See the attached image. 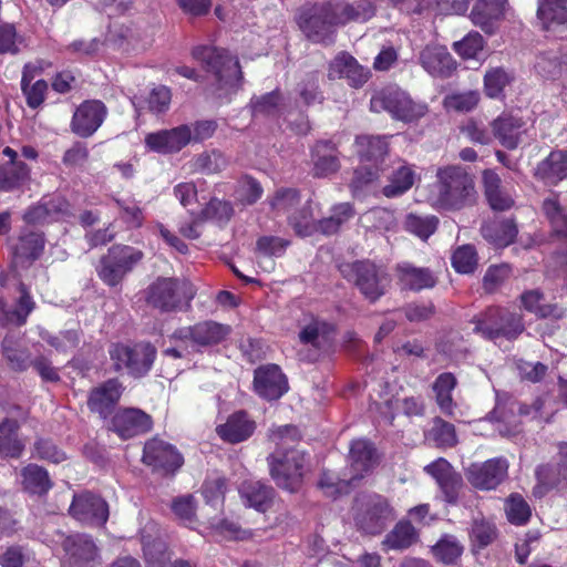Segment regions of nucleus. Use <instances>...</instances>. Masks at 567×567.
Returning a JSON list of instances; mask_svg holds the SVG:
<instances>
[{
    "label": "nucleus",
    "instance_id": "29",
    "mask_svg": "<svg viewBox=\"0 0 567 567\" xmlns=\"http://www.w3.org/2000/svg\"><path fill=\"white\" fill-rule=\"evenodd\" d=\"M505 4L506 0H477L471 12V20L486 33H493L505 13Z\"/></svg>",
    "mask_w": 567,
    "mask_h": 567
},
{
    "label": "nucleus",
    "instance_id": "1",
    "mask_svg": "<svg viewBox=\"0 0 567 567\" xmlns=\"http://www.w3.org/2000/svg\"><path fill=\"white\" fill-rule=\"evenodd\" d=\"M473 176L460 165L439 167L431 185L427 202L435 209L456 212L476 203Z\"/></svg>",
    "mask_w": 567,
    "mask_h": 567
},
{
    "label": "nucleus",
    "instance_id": "30",
    "mask_svg": "<svg viewBox=\"0 0 567 567\" xmlns=\"http://www.w3.org/2000/svg\"><path fill=\"white\" fill-rule=\"evenodd\" d=\"M377 463L373 444L367 440H354L350 446V481L357 482L369 473Z\"/></svg>",
    "mask_w": 567,
    "mask_h": 567
},
{
    "label": "nucleus",
    "instance_id": "56",
    "mask_svg": "<svg viewBox=\"0 0 567 567\" xmlns=\"http://www.w3.org/2000/svg\"><path fill=\"white\" fill-rule=\"evenodd\" d=\"M512 76L503 68H493L485 73L484 90L492 99L501 97L504 89L511 83Z\"/></svg>",
    "mask_w": 567,
    "mask_h": 567
},
{
    "label": "nucleus",
    "instance_id": "12",
    "mask_svg": "<svg viewBox=\"0 0 567 567\" xmlns=\"http://www.w3.org/2000/svg\"><path fill=\"white\" fill-rule=\"evenodd\" d=\"M142 258L143 252L134 247L113 246L101 259L97 275L107 286H117Z\"/></svg>",
    "mask_w": 567,
    "mask_h": 567
},
{
    "label": "nucleus",
    "instance_id": "18",
    "mask_svg": "<svg viewBox=\"0 0 567 567\" xmlns=\"http://www.w3.org/2000/svg\"><path fill=\"white\" fill-rule=\"evenodd\" d=\"M508 463L503 457L487 460L484 463L472 464L466 472L468 482L480 489H493L507 475Z\"/></svg>",
    "mask_w": 567,
    "mask_h": 567
},
{
    "label": "nucleus",
    "instance_id": "25",
    "mask_svg": "<svg viewBox=\"0 0 567 567\" xmlns=\"http://www.w3.org/2000/svg\"><path fill=\"white\" fill-rule=\"evenodd\" d=\"M442 489L446 502L455 503L462 487V477L445 458H437L424 467Z\"/></svg>",
    "mask_w": 567,
    "mask_h": 567
},
{
    "label": "nucleus",
    "instance_id": "48",
    "mask_svg": "<svg viewBox=\"0 0 567 567\" xmlns=\"http://www.w3.org/2000/svg\"><path fill=\"white\" fill-rule=\"evenodd\" d=\"M484 238L498 247L512 244L517 235V228L513 220L495 221L482 227Z\"/></svg>",
    "mask_w": 567,
    "mask_h": 567
},
{
    "label": "nucleus",
    "instance_id": "35",
    "mask_svg": "<svg viewBox=\"0 0 567 567\" xmlns=\"http://www.w3.org/2000/svg\"><path fill=\"white\" fill-rule=\"evenodd\" d=\"M44 249V237L40 233L30 231L19 237L13 249L14 261L21 266L30 265L39 259Z\"/></svg>",
    "mask_w": 567,
    "mask_h": 567
},
{
    "label": "nucleus",
    "instance_id": "49",
    "mask_svg": "<svg viewBox=\"0 0 567 567\" xmlns=\"http://www.w3.org/2000/svg\"><path fill=\"white\" fill-rule=\"evenodd\" d=\"M456 383V378L451 372L441 373L433 383L436 403L441 411L449 415H452L454 409L452 391L455 389Z\"/></svg>",
    "mask_w": 567,
    "mask_h": 567
},
{
    "label": "nucleus",
    "instance_id": "41",
    "mask_svg": "<svg viewBox=\"0 0 567 567\" xmlns=\"http://www.w3.org/2000/svg\"><path fill=\"white\" fill-rule=\"evenodd\" d=\"M21 296L18 301V308L14 310L7 309V302L0 298V323L2 326L17 324L22 326L27 322V318L34 308V302L31 296L25 290L24 286H20Z\"/></svg>",
    "mask_w": 567,
    "mask_h": 567
},
{
    "label": "nucleus",
    "instance_id": "34",
    "mask_svg": "<svg viewBox=\"0 0 567 567\" xmlns=\"http://www.w3.org/2000/svg\"><path fill=\"white\" fill-rule=\"evenodd\" d=\"M66 203L60 197H44L31 206L23 215L28 224H44L56 220L65 209Z\"/></svg>",
    "mask_w": 567,
    "mask_h": 567
},
{
    "label": "nucleus",
    "instance_id": "40",
    "mask_svg": "<svg viewBox=\"0 0 567 567\" xmlns=\"http://www.w3.org/2000/svg\"><path fill=\"white\" fill-rule=\"evenodd\" d=\"M357 153L362 164H371L378 167L388 152V143L379 136H358L355 140Z\"/></svg>",
    "mask_w": 567,
    "mask_h": 567
},
{
    "label": "nucleus",
    "instance_id": "50",
    "mask_svg": "<svg viewBox=\"0 0 567 567\" xmlns=\"http://www.w3.org/2000/svg\"><path fill=\"white\" fill-rule=\"evenodd\" d=\"M537 17L544 29H550L554 24H563L567 21V8L565 0H540Z\"/></svg>",
    "mask_w": 567,
    "mask_h": 567
},
{
    "label": "nucleus",
    "instance_id": "45",
    "mask_svg": "<svg viewBox=\"0 0 567 567\" xmlns=\"http://www.w3.org/2000/svg\"><path fill=\"white\" fill-rule=\"evenodd\" d=\"M560 455L563 460L557 466L542 465L537 467L536 476L539 488L547 489L559 484H567V444L560 446Z\"/></svg>",
    "mask_w": 567,
    "mask_h": 567
},
{
    "label": "nucleus",
    "instance_id": "39",
    "mask_svg": "<svg viewBox=\"0 0 567 567\" xmlns=\"http://www.w3.org/2000/svg\"><path fill=\"white\" fill-rule=\"evenodd\" d=\"M333 334V326L318 319H312L299 333L300 342L316 349L329 347Z\"/></svg>",
    "mask_w": 567,
    "mask_h": 567
},
{
    "label": "nucleus",
    "instance_id": "59",
    "mask_svg": "<svg viewBox=\"0 0 567 567\" xmlns=\"http://www.w3.org/2000/svg\"><path fill=\"white\" fill-rule=\"evenodd\" d=\"M452 265L460 274H471L477 266V254L473 246L458 247L452 256Z\"/></svg>",
    "mask_w": 567,
    "mask_h": 567
},
{
    "label": "nucleus",
    "instance_id": "44",
    "mask_svg": "<svg viewBox=\"0 0 567 567\" xmlns=\"http://www.w3.org/2000/svg\"><path fill=\"white\" fill-rule=\"evenodd\" d=\"M483 183L485 196L489 206L494 210H505L511 208L514 202L509 195L503 192L501 187V178L495 172L491 169L484 171Z\"/></svg>",
    "mask_w": 567,
    "mask_h": 567
},
{
    "label": "nucleus",
    "instance_id": "2",
    "mask_svg": "<svg viewBox=\"0 0 567 567\" xmlns=\"http://www.w3.org/2000/svg\"><path fill=\"white\" fill-rule=\"evenodd\" d=\"M192 54L213 76L207 89L208 95L219 103L228 102L237 92L241 80L238 60L225 49L207 45L194 48Z\"/></svg>",
    "mask_w": 567,
    "mask_h": 567
},
{
    "label": "nucleus",
    "instance_id": "60",
    "mask_svg": "<svg viewBox=\"0 0 567 567\" xmlns=\"http://www.w3.org/2000/svg\"><path fill=\"white\" fill-rule=\"evenodd\" d=\"M233 214L234 208L229 202L213 198L202 210L200 215L203 219H209L218 224H224L229 221Z\"/></svg>",
    "mask_w": 567,
    "mask_h": 567
},
{
    "label": "nucleus",
    "instance_id": "57",
    "mask_svg": "<svg viewBox=\"0 0 567 567\" xmlns=\"http://www.w3.org/2000/svg\"><path fill=\"white\" fill-rule=\"evenodd\" d=\"M434 556L444 564L454 563L463 553V546L453 536H444L433 547Z\"/></svg>",
    "mask_w": 567,
    "mask_h": 567
},
{
    "label": "nucleus",
    "instance_id": "23",
    "mask_svg": "<svg viewBox=\"0 0 567 567\" xmlns=\"http://www.w3.org/2000/svg\"><path fill=\"white\" fill-rule=\"evenodd\" d=\"M2 154L8 162L0 165V192H12L30 179L31 169L13 148L7 146Z\"/></svg>",
    "mask_w": 567,
    "mask_h": 567
},
{
    "label": "nucleus",
    "instance_id": "11",
    "mask_svg": "<svg viewBox=\"0 0 567 567\" xmlns=\"http://www.w3.org/2000/svg\"><path fill=\"white\" fill-rule=\"evenodd\" d=\"M474 331L488 340L498 337L515 339L524 331V323L519 315L504 308L491 307L476 318Z\"/></svg>",
    "mask_w": 567,
    "mask_h": 567
},
{
    "label": "nucleus",
    "instance_id": "62",
    "mask_svg": "<svg viewBox=\"0 0 567 567\" xmlns=\"http://www.w3.org/2000/svg\"><path fill=\"white\" fill-rule=\"evenodd\" d=\"M280 95L279 92L274 91L255 97L251 100L252 114L258 115H276L280 111Z\"/></svg>",
    "mask_w": 567,
    "mask_h": 567
},
{
    "label": "nucleus",
    "instance_id": "47",
    "mask_svg": "<svg viewBox=\"0 0 567 567\" xmlns=\"http://www.w3.org/2000/svg\"><path fill=\"white\" fill-rule=\"evenodd\" d=\"M269 203L271 208L277 214H290L295 206L299 203V194L293 188H281L275 193ZM309 213H312L311 202H308L307 206H305L299 214L289 215V223L291 224L290 217H298L299 220H302L303 214Z\"/></svg>",
    "mask_w": 567,
    "mask_h": 567
},
{
    "label": "nucleus",
    "instance_id": "51",
    "mask_svg": "<svg viewBox=\"0 0 567 567\" xmlns=\"http://www.w3.org/2000/svg\"><path fill=\"white\" fill-rule=\"evenodd\" d=\"M439 225V218L434 215H417L410 213L404 219V229L422 240H426L434 234Z\"/></svg>",
    "mask_w": 567,
    "mask_h": 567
},
{
    "label": "nucleus",
    "instance_id": "8",
    "mask_svg": "<svg viewBox=\"0 0 567 567\" xmlns=\"http://www.w3.org/2000/svg\"><path fill=\"white\" fill-rule=\"evenodd\" d=\"M277 445L279 443L277 442ZM270 474L276 484L289 492H296L301 486L306 457L295 449H278L268 457Z\"/></svg>",
    "mask_w": 567,
    "mask_h": 567
},
{
    "label": "nucleus",
    "instance_id": "53",
    "mask_svg": "<svg viewBox=\"0 0 567 567\" xmlns=\"http://www.w3.org/2000/svg\"><path fill=\"white\" fill-rule=\"evenodd\" d=\"M535 68L546 79L567 81V60L544 54L537 59Z\"/></svg>",
    "mask_w": 567,
    "mask_h": 567
},
{
    "label": "nucleus",
    "instance_id": "6",
    "mask_svg": "<svg viewBox=\"0 0 567 567\" xmlns=\"http://www.w3.org/2000/svg\"><path fill=\"white\" fill-rule=\"evenodd\" d=\"M340 272L372 302L380 299L391 284V277L386 269L369 260L342 264Z\"/></svg>",
    "mask_w": 567,
    "mask_h": 567
},
{
    "label": "nucleus",
    "instance_id": "64",
    "mask_svg": "<svg viewBox=\"0 0 567 567\" xmlns=\"http://www.w3.org/2000/svg\"><path fill=\"white\" fill-rule=\"evenodd\" d=\"M480 101V94L475 91H468L449 95L445 101V107L457 112L472 111Z\"/></svg>",
    "mask_w": 567,
    "mask_h": 567
},
{
    "label": "nucleus",
    "instance_id": "20",
    "mask_svg": "<svg viewBox=\"0 0 567 567\" xmlns=\"http://www.w3.org/2000/svg\"><path fill=\"white\" fill-rule=\"evenodd\" d=\"M192 142V128L189 125H179L172 130H163L150 133L145 137L146 146L156 153L168 154L179 152Z\"/></svg>",
    "mask_w": 567,
    "mask_h": 567
},
{
    "label": "nucleus",
    "instance_id": "14",
    "mask_svg": "<svg viewBox=\"0 0 567 567\" xmlns=\"http://www.w3.org/2000/svg\"><path fill=\"white\" fill-rule=\"evenodd\" d=\"M355 210L350 203H340L331 207V215L316 221L313 214H303L302 220L298 217H290L291 226L300 236H310L315 230H319L324 235H332L352 219Z\"/></svg>",
    "mask_w": 567,
    "mask_h": 567
},
{
    "label": "nucleus",
    "instance_id": "4",
    "mask_svg": "<svg viewBox=\"0 0 567 567\" xmlns=\"http://www.w3.org/2000/svg\"><path fill=\"white\" fill-rule=\"evenodd\" d=\"M337 9L334 0L306 3L298 10L296 22L308 40L330 45L340 27Z\"/></svg>",
    "mask_w": 567,
    "mask_h": 567
},
{
    "label": "nucleus",
    "instance_id": "15",
    "mask_svg": "<svg viewBox=\"0 0 567 567\" xmlns=\"http://www.w3.org/2000/svg\"><path fill=\"white\" fill-rule=\"evenodd\" d=\"M69 512L78 522L93 527L104 526L110 514L107 503L90 492L74 495Z\"/></svg>",
    "mask_w": 567,
    "mask_h": 567
},
{
    "label": "nucleus",
    "instance_id": "10",
    "mask_svg": "<svg viewBox=\"0 0 567 567\" xmlns=\"http://www.w3.org/2000/svg\"><path fill=\"white\" fill-rule=\"evenodd\" d=\"M372 112H388L393 118L403 122H413L424 116L425 104L414 102L410 95L399 87H386L377 92L371 101Z\"/></svg>",
    "mask_w": 567,
    "mask_h": 567
},
{
    "label": "nucleus",
    "instance_id": "22",
    "mask_svg": "<svg viewBox=\"0 0 567 567\" xmlns=\"http://www.w3.org/2000/svg\"><path fill=\"white\" fill-rule=\"evenodd\" d=\"M143 462L154 468L174 472L183 465V457L173 445L153 439L144 446Z\"/></svg>",
    "mask_w": 567,
    "mask_h": 567
},
{
    "label": "nucleus",
    "instance_id": "17",
    "mask_svg": "<svg viewBox=\"0 0 567 567\" xmlns=\"http://www.w3.org/2000/svg\"><path fill=\"white\" fill-rule=\"evenodd\" d=\"M106 114V106L101 101H84L73 113L71 130L80 137H90L103 124Z\"/></svg>",
    "mask_w": 567,
    "mask_h": 567
},
{
    "label": "nucleus",
    "instance_id": "21",
    "mask_svg": "<svg viewBox=\"0 0 567 567\" xmlns=\"http://www.w3.org/2000/svg\"><path fill=\"white\" fill-rule=\"evenodd\" d=\"M419 62L433 78H449L456 69V62L446 47L437 43L425 45L420 52Z\"/></svg>",
    "mask_w": 567,
    "mask_h": 567
},
{
    "label": "nucleus",
    "instance_id": "37",
    "mask_svg": "<svg viewBox=\"0 0 567 567\" xmlns=\"http://www.w3.org/2000/svg\"><path fill=\"white\" fill-rule=\"evenodd\" d=\"M239 493L245 504L258 512H266L274 497L271 487L252 480L245 481L239 488Z\"/></svg>",
    "mask_w": 567,
    "mask_h": 567
},
{
    "label": "nucleus",
    "instance_id": "42",
    "mask_svg": "<svg viewBox=\"0 0 567 567\" xmlns=\"http://www.w3.org/2000/svg\"><path fill=\"white\" fill-rule=\"evenodd\" d=\"M20 476L23 489L30 494L43 495L52 487L48 472L37 464L24 466L20 472Z\"/></svg>",
    "mask_w": 567,
    "mask_h": 567
},
{
    "label": "nucleus",
    "instance_id": "16",
    "mask_svg": "<svg viewBox=\"0 0 567 567\" xmlns=\"http://www.w3.org/2000/svg\"><path fill=\"white\" fill-rule=\"evenodd\" d=\"M68 567H96L101 555L94 539L87 534H73L62 543Z\"/></svg>",
    "mask_w": 567,
    "mask_h": 567
},
{
    "label": "nucleus",
    "instance_id": "19",
    "mask_svg": "<svg viewBox=\"0 0 567 567\" xmlns=\"http://www.w3.org/2000/svg\"><path fill=\"white\" fill-rule=\"evenodd\" d=\"M153 420L137 408L120 409L112 417V430L121 439H131L151 431Z\"/></svg>",
    "mask_w": 567,
    "mask_h": 567
},
{
    "label": "nucleus",
    "instance_id": "32",
    "mask_svg": "<svg viewBox=\"0 0 567 567\" xmlns=\"http://www.w3.org/2000/svg\"><path fill=\"white\" fill-rule=\"evenodd\" d=\"M535 175L545 184L557 185L567 178V151H553L542 161L536 168Z\"/></svg>",
    "mask_w": 567,
    "mask_h": 567
},
{
    "label": "nucleus",
    "instance_id": "63",
    "mask_svg": "<svg viewBox=\"0 0 567 567\" xmlns=\"http://www.w3.org/2000/svg\"><path fill=\"white\" fill-rule=\"evenodd\" d=\"M431 436L440 447H452L457 442L454 425L442 419H436L434 421L431 430Z\"/></svg>",
    "mask_w": 567,
    "mask_h": 567
},
{
    "label": "nucleus",
    "instance_id": "55",
    "mask_svg": "<svg viewBox=\"0 0 567 567\" xmlns=\"http://www.w3.org/2000/svg\"><path fill=\"white\" fill-rule=\"evenodd\" d=\"M485 40L478 32H470L462 40L454 42V51L464 60H476L482 54Z\"/></svg>",
    "mask_w": 567,
    "mask_h": 567
},
{
    "label": "nucleus",
    "instance_id": "3",
    "mask_svg": "<svg viewBox=\"0 0 567 567\" xmlns=\"http://www.w3.org/2000/svg\"><path fill=\"white\" fill-rule=\"evenodd\" d=\"M229 333V326L210 320L182 327L169 337L172 346L167 347L163 353L174 359L187 358L193 352L220 343Z\"/></svg>",
    "mask_w": 567,
    "mask_h": 567
},
{
    "label": "nucleus",
    "instance_id": "58",
    "mask_svg": "<svg viewBox=\"0 0 567 567\" xmlns=\"http://www.w3.org/2000/svg\"><path fill=\"white\" fill-rule=\"evenodd\" d=\"M2 351L11 369L24 371L31 365L30 353L27 350L14 348L13 341L9 337L2 341Z\"/></svg>",
    "mask_w": 567,
    "mask_h": 567
},
{
    "label": "nucleus",
    "instance_id": "43",
    "mask_svg": "<svg viewBox=\"0 0 567 567\" xmlns=\"http://www.w3.org/2000/svg\"><path fill=\"white\" fill-rule=\"evenodd\" d=\"M19 423L13 419H6L0 423V455L18 458L24 450V443L18 439Z\"/></svg>",
    "mask_w": 567,
    "mask_h": 567
},
{
    "label": "nucleus",
    "instance_id": "36",
    "mask_svg": "<svg viewBox=\"0 0 567 567\" xmlns=\"http://www.w3.org/2000/svg\"><path fill=\"white\" fill-rule=\"evenodd\" d=\"M543 208L551 224L554 240L559 245L561 254H567V209L560 207L554 198L546 199Z\"/></svg>",
    "mask_w": 567,
    "mask_h": 567
},
{
    "label": "nucleus",
    "instance_id": "46",
    "mask_svg": "<svg viewBox=\"0 0 567 567\" xmlns=\"http://www.w3.org/2000/svg\"><path fill=\"white\" fill-rule=\"evenodd\" d=\"M416 173L410 165H401L389 178V184L383 187V195L393 198L406 193L416 181Z\"/></svg>",
    "mask_w": 567,
    "mask_h": 567
},
{
    "label": "nucleus",
    "instance_id": "31",
    "mask_svg": "<svg viewBox=\"0 0 567 567\" xmlns=\"http://www.w3.org/2000/svg\"><path fill=\"white\" fill-rule=\"evenodd\" d=\"M395 275L402 289L420 291L435 285V278L430 269L415 267L406 261L396 265Z\"/></svg>",
    "mask_w": 567,
    "mask_h": 567
},
{
    "label": "nucleus",
    "instance_id": "5",
    "mask_svg": "<svg viewBox=\"0 0 567 567\" xmlns=\"http://www.w3.org/2000/svg\"><path fill=\"white\" fill-rule=\"evenodd\" d=\"M194 286L185 279L158 277L146 290V301L161 311H182L195 297Z\"/></svg>",
    "mask_w": 567,
    "mask_h": 567
},
{
    "label": "nucleus",
    "instance_id": "28",
    "mask_svg": "<svg viewBox=\"0 0 567 567\" xmlns=\"http://www.w3.org/2000/svg\"><path fill=\"white\" fill-rule=\"evenodd\" d=\"M330 79H347L351 86H361L369 76V71L362 68L357 60L348 53L338 54L329 65Z\"/></svg>",
    "mask_w": 567,
    "mask_h": 567
},
{
    "label": "nucleus",
    "instance_id": "27",
    "mask_svg": "<svg viewBox=\"0 0 567 567\" xmlns=\"http://www.w3.org/2000/svg\"><path fill=\"white\" fill-rule=\"evenodd\" d=\"M123 392L121 382L116 379H110L101 385L94 388L87 400L91 411L106 417L112 408L117 403Z\"/></svg>",
    "mask_w": 567,
    "mask_h": 567
},
{
    "label": "nucleus",
    "instance_id": "54",
    "mask_svg": "<svg viewBox=\"0 0 567 567\" xmlns=\"http://www.w3.org/2000/svg\"><path fill=\"white\" fill-rule=\"evenodd\" d=\"M520 300L525 310L535 313L538 317H561V313L558 311L557 307L542 303L543 295L538 290H529L524 292L520 296Z\"/></svg>",
    "mask_w": 567,
    "mask_h": 567
},
{
    "label": "nucleus",
    "instance_id": "52",
    "mask_svg": "<svg viewBox=\"0 0 567 567\" xmlns=\"http://www.w3.org/2000/svg\"><path fill=\"white\" fill-rule=\"evenodd\" d=\"M416 540L415 528L409 522H399L386 535L383 544L389 549H405Z\"/></svg>",
    "mask_w": 567,
    "mask_h": 567
},
{
    "label": "nucleus",
    "instance_id": "24",
    "mask_svg": "<svg viewBox=\"0 0 567 567\" xmlns=\"http://www.w3.org/2000/svg\"><path fill=\"white\" fill-rule=\"evenodd\" d=\"M254 384L256 392L267 400H277L288 390L285 375L275 364L258 368Z\"/></svg>",
    "mask_w": 567,
    "mask_h": 567
},
{
    "label": "nucleus",
    "instance_id": "13",
    "mask_svg": "<svg viewBox=\"0 0 567 567\" xmlns=\"http://www.w3.org/2000/svg\"><path fill=\"white\" fill-rule=\"evenodd\" d=\"M493 136L507 150H516L530 137L532 120L520 112H503L491 123Z\"/></svg>",
    "mask_w": 567,
    "mask_h": 567
},
{
    "label": "nucleus",
    "instance_id": "9",
    "mask_svg": "<svg viewBox=\"0 0 567 567\" xmlns=\"http://www.w3.org/2000/svg\"><path fill=\"white\" fill-rule=\"evenodd\" d=\"M110 358L117 372H125L133 378L146 375L154 363L156 349L147 342L133 346L114 343L109 349Z\"/></svg>",
    "mask_w": 567,
    "mask_h": 567
},
{
    "label": "nucleus",
    "instance_id": "26",
    "mask_svg": "<svg viewBox=\"0 0 567 567\" xmlns=\"http://www.w3.org/2000/svg\"><path fill=\"white\" fill-rule=\"evenodd\" d=\"M256 429V424L244 411L230 414L227 420L217 425L216 433L225 442L236 444L248 440Z\"/></svg>",
    "mask_w": 567,
    "mask_h": 567
},
{
    "label": "nucleus",
    "instance_id": "61",
    "mask_svg": "<svg viewBox=\"0 0 567 567\" xmlns=\"http://www.w3.org/2000/svg\"><path fill=\"white\" fill-rule=\"evenodd\" d=\"M505 512L507 519L515 525L527 523L530 516V508L525 499L519 495H512L506 504Z\"/></svg>",
    "mask_w": 567,
    "mask_h": 567
},
{
    "label": "nucleus",
    "instance_id": "38",
    "mask_svg": "<svg viewBox=\"0 0 567 567\" xmlns=\"http://www.w3.org/2000/svg\"><path fill=\"white\" fill-rule=\"evenodd\" d=\"M313 175L327 177L340 168L337 150L328 142L317 143L312 151Z\"/></svg>",
    "mask_w": 567,
    "mask_h": 567
},
{
    "label": "nucleus",
    "instance_id": "7",
    "mask_svg": "<svg viewBox=\"0 0 567 567\" xmlns=\"http://www.w3.org/2000/svg\"><path fill=\"white\" fill-rule=\"evenodd\" d=\"M395 512L388 498L380 494L361 495L353 506V520L363 533L378 535L394 520Z\"/></svg>",
    "mask_w": 567,
    "mask_h": 567
},
{
    "label": "nucleus",
    "instance_id": "33",
    "mask_svg": "<svg viewBox=\"0 0 567 567\" xmlns=\"http://www.w3.org/2000/svg\"><path fill=\"white\" fill-rule=\"evenodd\" d=\"M340 25L349 22H365L375 14L374 0H354L347 2L334 0Z\"/></svg>",
    "mask_w": 567,
    "mask_h": 567
}]
</instances>
